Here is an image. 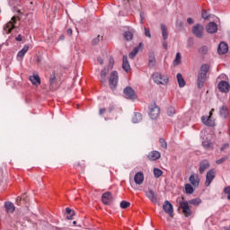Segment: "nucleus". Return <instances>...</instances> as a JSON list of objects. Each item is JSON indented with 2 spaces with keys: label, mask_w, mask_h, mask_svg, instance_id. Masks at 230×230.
<instances>
[{
  "label": "nucleus",
  "mask_w": 230,
  "mask_h": 230,
  "mask_svg": "<svg viewBox=\"0 0 230 230\" xmlns=\"http://www.w3.org/2000/svg\"><path fill=\"white\" fill-rule=\"evenodd\" d=\"M66 35H68L69 37H71V35H73V29H68L66 31Z\"/></svg>",
  "instance_id": "obj_52"
},
{
  "label": "nucleus",
  "mask_w": 230,
  "mask_h": 230,
  "mask_svg": "<svg viewBox=\"0 0 230 230\" xmlns=\"http://www.w3.org/2000/svg\"><path fill=\"white\" fill-rule=\"evenodd\" d=\"M229 51V47L226 42H220L217 48V53L219 55H226Z\"/></svg>",
  "instance_id": "obj_15"
},
{
  "label": "nucleus",
  "mask_w": 230,
  "mask_h": 230,
  "mask_svg": "<svg viewBox=\"0 0 230 230\" xmlns=\"http://www.w3.org/2000/svg\"><path fill=\"white\" fill-rule=\"evenodd\" d=\"M224 193H226V195H229L230 194V186H227L224 189Z\"/></svg>",
  "instance_id": "obj_49"
},
{
  "label": "nucleus",
  "mask_w": 230,
  "mask_h": 230,
  "mask_svg": "<svg viewBox=\"0 0 230 230\" xmlns=\"http://www.w3.org/2000/svg\"><path fill=\"white\" fill-rule=\"evenodd\" d=\"M139 49H143V42H140L138 46L134 48L133 51L129 53V58H134L139 53Z\"/></svg>",
  "instance_id": "obj_22"
},
{
  "label": "nucleus",
  "mask_w": 230,
  "mask_h": 230,
  "mask_svg": "<svg viewBox=\"0 0 230 230\" xmlns=\"http://www.w3.org/2000/svg\"><path fill=\"white\" fill-rule=\"evenodd\" d=\"M194 191L195 190L193 189V186H191V184L190 183L185 184V193L191 195L193 194Z\"/></svg>",
  "instance_id": "obj_34"
},
{
  "label": "nucleus",
  "mask_w": 230,
  "mask_h": 230,
  "mask_svg": "<svg viewBox=\"0 0 230 230\" xmlns=\"http://www.w3.org/2000/svg\"><path fill=\"white\" fill-rule=\"evenodd\" d=\"M227 159H229V157L227 156H224L221 159H218L216 161V164H223V163H226V161H227Z\"/></svg>",
  "instance_id": "obj_45"
},
{
  "label": "nucleus",
  "mask_w": 230,
  "mask_h": 230,
  "mask_svg": "<svg viewBox=\"0 0 230 230\" xmlns=\"http://www.w3.org/2000/svg\"><path fill=\"white\" fill-rule=\"evenodd\" d=\"M123 37L124 39H126V40H132L134 34L132 33V31H127L123 33Z\"/></svg>",
  "instance_id": "obj_37"
},
{
  "label": "nucleus",
  "mask_w": 230,
  "mask_h": 230,
  "mask_svg": "<svg viewBox=\"0 0 230 230\" xmlns=\"http://www.w3.org/2000/svg\"><path fill=\"white\" fill-rule=\"evenodd\" d=\"M159 143L164 150H166L168 148V144L166 143V140H164V138H160Z\"/></svg>",
  "instance_id": "obj_42"
},
{
  "label": "nucleus",
  "mask_w": 230,
  "mask_h": 230,
  "mask_svg": "<svg viewBox=\"0 0 230 230\" xmlns=\"http://www.w3.org/2000/svg\"><path fill=\"white\" fill-rule=\"evenodd\" d=\"M219 112H220V116L222 118H227V115L229 114V110L227 109V106H222L220 109H219Z\"/></svg>",
  "instance_id": "obj_28"
},
{
  "label": "nucleus",
  "mask_w": 230,
  "mask_h": 230,
  "mask_svg": "<svg viewBox=\"0 0 230 230\" xmlns=\"http://www.w3.org/2000/svg\"><path fill=\"white\" fill-rule=\"evenodd\" d=\"M16 22H17V17L13 16L11 19V21L5 24V26L4 27V30L5 33H7V35L9 33H12V30H13V28H15Z\"/></svg>",
  "instance_id": "obj_10"
},
{
  "label": "nucleus",
  "mask_w": 230,
  "mask_h": 230,
  "mask_svg": "<svg viewBox=\"0 0 230 230\" xmlns=\"http://www.w3.org/2000/svg\"><path fill=\"white\" fill-rule=\"evenodd\" d=\"M199 51V53H201V55H207V53H208V46L200 47Z\"/></svg>",
  "instance_id": "obj_43"
},
{
  "label": "nucleus",
  "mask_w": 230,
  "mask_h": 230,
  "mask_svg": "<svg viewBox=\"0 0 230 230\" xmlns=\"http://www.w3.org/2000/svg\"><path fill=\"white\" fill-rule=\"evenodd\" d=\"M107 75H109V68L104 67L101 71V82H102V84H105V82H107Z\"/></svg>",
  "instance_id": "obj_26"
},
{
  "label": "nucleus",
  "mask_w": 230,
  "mask_h": 230,
  "mask_svg": "<svg viewBox=\"0 0 230 230\" xmlns=\"http://www.w3.org/2000/svg\"><path fill=\"white\" fill-rule=\"evenodd\" d=\"M29 80L31 82L32 85H40V77L39 75H31Z\"/></svg>",
  "instance_id": "obj_25"
},
{
  "label": "nucleus",
  "mask_w": 230,
  "mask_h": 230,
  "mask_svg": "<svg viewBox=\"0 0 230 230\" xmlns=\"http://www.w3.org/2000/svg\"><path fill=\"white\" fill-rule=\"evenodd\" d=\"M189 181L193 188H199V186H200V177H199V174L197 173H192L189 177Z\"/></svg>",
  "instance_id": "obj_11"
},
{
  "label": "nucleus",
  "mask_w": 230,
  "mask_h": 230,
  "mask_svg": "<svg viewBox=\"0 0 230 230\" xmlns=\"http://www.w3.org/2000/svg\"><path fill=\"white\" fill-rule=\"evenodd\" d=\"M153 80L155 84H157V85H167L168 82H170L168 75H163L159 72H156L153 75Z\"/></svg>",
  "instance_id": "obj_1"
},
{
  "label": "nucleus",
  "mask_w": 230,
  "mask_h": 230,
  "mask_svg": "<svg viewBox=\"0 0 230 230\" xmlns=\"http://www.w3.org/2000/svg\"><path fill=\"white\" fill-rule=\"evenodd\" d=\"M102 204L109 206L112 202V194L111 192H104L102 196Z\"/></svg>",
  "instance_id": "obj_14"
},
{
  "label": "nucleus",
  "mask_w": 230,
  "mask_h": 230,
  "mask_svg": "<svg viewBox=\"0 0 230 230\" xmlns=\"http://www.w3.org/2000/svg\"><path fill=\"white\" fill-rule=\"evenodd\" d=\"M192 33L195 35V37H198V39H202L204 33V26L199 23L194 25L192 28Z\"/></svg>",
  "instance_id": "obj_9"
},
{
  "label": "nucleus",
  "mask_w": 230,
  "mask_h": 230,
  "mask_svg": "<svg viewBox=\"0 0 230 230\" xmlns=\"http://www.w3.org/2000/svg\"><path fill=\"white\" fill-rule=\"evenodd\" d=\"M122 69H124L126 73L130 71V64L128 63V58L127 56H123Z\"/></svg>",
  "instance_id": "obj_23"
},
{
  "label": "nucleus",
  "mask_w": 230,
  "mask_h": 230,
  "mask_svg": "<svg viewBox=\"0 0 230 230\" xmlns=\"http://www.w3.org/2000/svg\"><path fill=\"white\" fill-rule=\"evenodd\" d=\"M110 66H111V67H112V66H114V58H110Z\"/></svg>",
  "instance_id": "obj_57"
},
{
  "label": "nucleus",
  "mask_w": 230,
  "mask_h": 230,
  "mask_svg": "<svg viewBox=\"0 0 230 230\" xmlns=\"http://www.w3.org/2000/svg\"><path fill=\"white\" fill-rule=\"evenodd\" d=\"M207 31L208 33H217V31H218V25H217V23L214 22H210L207 25Z\"/></svg>",
  "instance_id": "obj_17"
},
{
  "label": "nucleus",
  "mask_w": 230,
  "mask_h": 230,
  "mask_svg": "<svg viewBox=\"0 0 230 230\" xmlns=\"http://www.w3.org/2000/svg\"><path fill=\"white\" fill-rule=\"evenodd\" d=\"M217 87L221 93H229L230 84L226 81H220Z\"/></svg>",
  "instance_id": "obj_13"
},
{
  "label": "nucleus",
  "mask_w": 230,
  "mask_h": 230,
  "mask_svg": "<svg viewBox=\"0 0 230 230\" xmlns=\"http://www.w3.org/2000/svg\"><path fill=\"white\" fill-rule=\"evenodd\" d=\"M106 109H104V108H102V109H100V111H99V114H100V116H102V114H105V112H106Z\"/></svg>",
  "instance_id": "obj_50"
},
{
  "label": "nucleus",
  "mask_w": 230,
  "mask_h": 230,
  "mask_svg": "<svg viewBox=\"0 0 230 230\" xmlns=\"http://www.w3.org/2000/svg\"><path fill=\"white\" fill-rule=\"evenodd\" d=\"M187 22H188V24H193L194 22L191 18H188Z\"/></svg>",
  "instance_id": "obj_54"
},
{
  "label": "nucleus",
  "mask_w": 230,
  "mask_h": 230,
  "mask_svg": "<svg viewBox=\"0 0 230 230\" xmlns=\"http://www.w3.org/2000/svg\"><path fill=\"white\" fill-rule=\"evenodd\" d=\"M207 76L208 75L206 74H201L200 72L199 73L197 81L199 89H202L204 87V83L206 82Z\"/></svg>",
  "instance_id": "obj_16"
},
{
  "label": "nucleus",
  "mask_w": 230,
  "mask_h": 230,
  "mask_svg": "<svg viewBox=\"0 0 230 230\" xmlns=\"http://www.w3.org/2000/svg\"><path fill=\"white\" fill-rule=\"evenodd\" d=\"M17 201H19L20 200V198H17V199H16Z\"/></svg>",
  "instance_id": "obj_62"
},
{
  "label": "nucleus",
  "mask_w": 230,
  "mask_h": 230,
  "mask_svg": "<svg viewBox=\"0 0 230 230\" xmlns=\"http://www.w3.org/2000/svg\"><path fill=\"white\" fill-rule=\"evenodd\" d=\"M57 80V75L55 74H52L49 77V85L50 89H53V85H55V81Z\"/></svg>",
  "instance_id": "obj_40"
},
{
  "label": "nucleus",
  "mask_w": 230,
  "mask_h": 230,
  "mask_svg": "<svg viewBox=\"0 0 230 230\" xmlns=\"http://www.w3.org/2000/svg\"><path fill=\"white\" fill-rule=\"evenodd\" d=\"M134 181L138 185L143 184L145 181V174L141 172H137L134 176Z\"/></svg>",
  "instance_id": "obj_18"
},
{
  "label": "nucleus",
  "mask_w": 230,
  "mask_h": 230,
  "mask_svg": "<svg viewBox=\"0 0 230 230\" xmlns=\"http://www.w3.org/2000/svg\"><path fill=\"white\" fill-rule=\"evenodd\" d=\"M202 146L206 149V150H213V143H211V140H204L202 142Z\"/></svg>",
  "instance_id": "obj_27"
},
{
  "label": "nucleus",
  "mask_w": 230,
  "mask_h": 230,
  "mask_svg": "<svg viewBox=\"0 0 230 230\" xmlns=\"http://www.w3.org/2000/svg\"><path fill=\"white\" fill-rule=\"evenodd\" d=\"M227 199H228V200H230V193L228 194Z\"/></svg>",
  "instance_id": "obj_58"
},
{
  "label": "nucleus",
  "mask_w": 230,
  "mask_h": 230,
  "mask_svg": "<svg viewBox=\"0 0 230 230\" xmlns=\"http://www.w3.org/2000/svg\"><path fill=\"white\" fill-rule=\"evenodd\" d=\"M66 211L67 215H69L66 217V218L68 220H73V217H75V211H72L71 208H66Z\"/></svg>",
  "instance_id": "obj_39"
},
{
  "label": "nucleus",
  "mask_w": 230,
  "mask_h": 230,
  "mask_svg": "<svg viewBox=\"0 0 230 230\" xmlns=\"http://www.w3.org/2000/svg\"><path fill=\"white\" fill-rule=\"evenodd\" d=\"M97 61L99 62V64H101V66H102L103 64V59L102 58H98Z\"/></svg>",
  "instance_id": "obj_56"
},
{
  "label": "nucleus",
  "mask_w": 230,
  "mask_h": 230,
  "mask_svg": "<svg viewBox=\"0 0 230 230\" xmlns=\"http://www.w3.org/2000/svg\"><path fill=\"white\" fill-rule=\"evenodd\" d=\"M215 177H217V171L215 169H210L206 175V188H209V186H211V183L215 180Z\"/></svg>",
  "instance_id": "obj_3"
},
{
  "label": "nucleus",
  "mask_w": 230,
  "mask_h": 230,
  "mask_svg": "<svg viewBox=\"0 0 230 230\" xmlns=\"http://www.w3.org/2000/svg\"><path fill=\"white\" fill-rule=\"evenodd\" d=\"M73 224H74V226H75V224H76V221H74V222H73Z\"/></svg>",
  "instance_id": "obj_60"
},
{
  "label": "nucleus",
  "mask_w": 230,
  "mask_h": 230,
  "mask_svg": "<svg viewBox=\"0 0 230 230\" xmlns=\"http://www.w3.org/2000/svg\"><path fill=\"white\" fill-rule=\"evenodd\" d=\"M144 30H145V36L148 37V39H152V34L150 33V30H148L146 27Z\"/></svg>",
  "instance_id": "obj_46"
},
{
  "label": "nucleus",
  "mask_w": 230,
  "mask_h": 230,
  "mask_svg": "<svg viewBox=\"0 0 230 230\" xmlns=\"http://www.w3.org/2000/svg\"><path fill=\"white\" fill-rule=\"evenodd\" d=\"M209 71V65L208 64H203L200 67V71L199 73H201L202 75H208V72Z\"/></svg>",
  "instance_id": "obj_35"
},
{
  "label": "nucleus",
  "mask_w": 230,
  "mask_h": 230,
  "mask_svg": "<svg viewBox=\"0 0 230 230\" xmlns=\"http://www.w3.org/2000/svg\"><path fill=\"white\" fill-rule=\"evenodd\" d=\"M226 148H229V144H225V145L220 148L221 152H224V150H225Z\"/></svg>",
  "instance_id": "obj_51"
},
{
  "label": "nucleus",
  "mask_w": 230,
  "mask_h": 230,
  "mask_svg": "<svg viewBox=\"0 0 230 230\" xmlns=\"http://www.w3.org/2000/svg\"><path fill=\"white\" fill-rule=\"evenodd\" d=\"M153 173L155 179H159V177L163 176V172L159 168H155Z\"/></svg>",
  "instance_id": "obj_38"
},
{
  "label": "nucleus",
  "mask_w": 230,
  "mask_h": 230,
  "mask_svg": "<svg viewBox=\"0 0 230 230\" xmlns=\"http://www.w3.org/2000/svg\"><path fill=\"white\" fill-rule=\"evenodd\" d=\"M159 114H161V109L155 106V104L151 105L149 111L151 119H157L159 118Z\"/></svg>",
  "instance_id": "obj_6"
},
{
  "label": "nucleus",
  "mask_w": 230,
  "mask_h": 230,
  "mask_svg": "<svg viewBox=\"0 0 230 230\" xmlns=\"http://www.w3.org/2000/svg\"><path fill=\"white\" fill-rule=\"evenodd\" d=\"M161 30H162V37H163L164 40H166V39H168V29L166 28V26L164 24H162Z\"/></svg>",
  "instance_id": "obj_32"
},
{
  "label": "nucleus",
  "mask_w": 230,
  "mask_h": 230,
  "mask_svg": "<svg viewBox=\"0 0 230 230\" xmlns=\"http://www.w3.org/2000/svg\"><path fill=\"white\" fill-rule=\"evenodd\" d=\"M182 60V56L181 55V52L176 53V58L173 60V66H179Z\"/></svg>",
  "instance_id": "obj_33"
},
{
  "label": "nucleus",
  "mask_w": 230,
  "mask_h": 230,
  "mask_svg": "<svg viewBox=\"0 0 230 230\" xmlns=\"http://www.w3.org/2000/svg\"><path fill=\"white\" fill-rule=\"evenodd\" d=\"M29 50L30 45H24L22 49H21L17 54V60H22V58H24V55H26V53H28Z\"/></svg>",
  "instance_id": "obj_19"
},
{
  "label": "nucleus",
  "mask_w": 230,
  "mask_h": 230,
  "mask_svg": "<svg viewBox=\"0 0 230 230\" xmlns=\"http://www.w3.org/2000/svg\"><path fill=\"white\" fill-rule=\"evenodd\" d=\"M188 202L189 204H192V206H199L202 204V199H200V198H196L189 200Z\"/></svg>",
  "instance_id": "obj_36"
},
{
  "label": "nucleus",
  "mask_w": 230,
  "mask_h": 230,
  "mask_svg": "<svg viewBox=\"0 0 230 230\" xmlns=\"http://www.w3.org/2000/svg\"><path fill=\"white\" fill-rule=\"evenodd\" d=\"M120 208L121 209H127L128 208H130V202L123 200L120 202Z\"/></svg>",
  "instance_id": "obj_41"
},
{
  "label": "nucleus",
  "mask_w": 230,
  "mask_h": 230,
  "mask_svg": "<svg viewBox=\"0 0 230 230\" xmlns=\"http://www.w3.org/2000/svg\"><path fill=\"white\" fill-rule=\"evenodd\" d=\"M202 17H203V19H205V20L209 19V14H208V12H207V11H203V12H202Z\"/></svg>",
  "instance_id": "obj_48"
},
{
  "label": "nucleus",
  "mask_w": 230,
  "mask_h": 230,
  "mask_svg": "<svg viewBox=\"0 0 230 230\" xmlns=\"http://www.w3.org/2000/svg\"><path fill=\"white\" fill-rule=\"evenodd\" d=\"M176 78L178 80L179 87H184V85H186V81H184V77H182L181 74H177Z\"/></svg>",
  "instance_id": "obj_30"
},
{
  "label": "nucleus",
  "mask_w": 230,
  "mask_h": 230,
  "mask_svg": "<svg viewBox=\"0 0 230 230\" xmlns=\"http://www.w3.org/2000/svg\"><path fill=\"white\" fill-rule=\"evenodd\" d=\"M209 166H210L209 160L208 159L202 160L199 163V173L202 175V173H204V172H206L208 168H209Z\"/></svg>",
  "instance_id": "obj_12"
},
{
  "label": "nucleus",
  "mask_w": 230,
  "mask_h": 230,
  "mask_svg": "<svg viewBox=\"0 0 230 230\" xmlns=\"http://www.w3.org/2000/svg\"><path fill=\"white\" fill-rule=\"evenodd\" d=\"M100 42V35H98L95 39L93 40L92 44L93 46H96Z\"/></svg>",
  "instance_id": "obj_47"
},
{
  "label": "nucleus",
  "mask_w": 230,
  "mask_h": 230,
  "mask_svg": "<svg viewBox=\"0 0 230 230\" xmlns=\"http://www.w3.org/2000/svg\"><path fill=\"white\" fill-rule=\"evenodd\" d=\"M149 161H157L161 159V153L159 151H152L147 155Z\"/></svg>",
  "instance_id": "obj_20"
},
{
  "label": "nucleus",
  "mask_w": 230,
  "mask_h": 230,
  "mask_svg": "<svg viewBox=\"0 0 230 230\" xmlns=\"http://www.w3.org/2000/svg\"><path fill=\"white\" fill-rule=\"evenodd\" d=\"M167 114H168V116H173V114H175V108L169 107L167 109Z\"/></svg>",
  "instance_id": "obj_44"
},
{
  "label": "nucleus",
  "mask_w": 230,
  "mask_h": 230,
  "mask_svg": "<svg viewBox=\"0 0 230 230\" xmlns=\"http://www.w3.org/2000/svg\"><path fill=\"white\" fill-rule=\"evenodd\" d=\"M124 95H125V98H127L128 100L137 99V95L136 94V92L130 86H128L124 89Z\"/></svg>",
  "instance_id": "obj_5"
},
{
  "label": "nucleus",
  "mask_w": 230,
  "mask_h": 230,
  "mask_svg": "<svg viewBox=\"0 0 230 230\" xmlns=\"http://www.w3.org/2000/svg\"><path fill=\"white\" fill-rule=\"evenodd\" d=\"M141 19H143V14H140Z\"/></svg>",
  "instance_id": "obj_61"
},
{
  "label": "nucleus",
  "mask_w": 230,
  "mask_h": 230,
  "mask_svg": "<svg viewBox=\"0 0 230 230\" xmlns=\"http://www.w3.org/2000/svg\"><path fill=\"white\" fill-rule=\"evenodd\" d=\"M163 47L164 48V49H168V43H166V41H164Z\"/></svg>",
  "instance_id": "obj_55"
},
{
  "label": "nucleus",
  "mask_w": 230,
  "mask_h": 230,
  "mask_svg": "<svg viewBox=\"0 0 230 230\" xmlns=\"http://www.w3.org/2000/svg\"><path fill=\"white\" fill-rule=\"evenodd\" d=\"M163 209L166 215H169L171 218H173V205L170 201L165 200L163 205Z\"/></svg>",
  "instance_id": "obj_8"
},
{
  "label": "nucleus",
  "mask_w": 230,
  "mask_h": 230,
  "mask_svg": "<svg viewBox=\"0 0 230 230\" xmlns=\"http://www.w3.org/2000/svg\"><path fill=\"white\" fill-rule=\"evenodd\" d=\"M213 111L215 110H211V111L209 112V116H203L201 118L202 123H204V125H207V127H215V119H211V116H213Z\"/></svg>",
  "instance_id": "obj_7"
},
{
  "label": "nucleus",
  "mask_w": 230,
  "mask_h": 230,
  "mask_svg": "<svg viewBox=\"0 0 230 230\" xmlns=\"http://www.w3.org/2000/svg\"><path fill=\"white\" fill-rule=\"evenodd\" d=\"M4 208H5L6 213H13V211H15V205H13V203L10 201H6L4 203Z\"/></svg>",
  "instance_id": "obj_24"
},
{
  "label": "nucleus",
  "mask_w": 230,
  "mask_h": 230,
  "mask_svg": "<svg viewBox=\"0 0 230 230\" xmlns=\"http://www.w3.org/2000/svg\"><path fill=\"white\" fill-rule=\"evenodd\" d=\"M113 109H114V108H111V109H110V112H111Z\"/></svg>",
  "instance_id": "obj_59"
},
{
  "label": "nucleus",
  "mask_w": 230,
  "mask_h": 230,
  "mask_svg": "<svg viewBox=\"0 0 230 230\" xmlns=\"http://www.w3.org/2000/svg\"><path fill=\"white\" fill-rule=\"evenodd\" d=\"M180 208L182 210V213L186 218L193 215V210H191V208L190 207V203L188 201L180 202Z\"/></svg>",
  "instance_id": "obj_2"
},
{
  "label": "nucleus",
  "mask_w": 230,
  "mask_h": 230,
  "mask_svg": "<svg viewBox=\"0 0 230 230\" xmlns=\"http://www.w3.org/2000/svg\"><path fill=\"white\" fill-rule=\"evenodd\" d=\"M16 40L18 42H21V40H22V36L21 34H19L18 37H16Z\"/></svg>",
  "instance_id": "obj_53"
},
{
  "label": "nucleus",
  "mask_w": 230,
  "mask_h": 230,
  "mask_svg": "<svg viewBox=\"0 0 230 230\" xmlns=\"http://www.w3.org/2000/svg\"><path fill=\"white\" fill-rule=\"evenodd\" d=\"M155 64H156L155 56L154 54L149 55V58H148L149 67H155Z\"/></svg>",
  "instance_id": "obj_29"
},
{
  "label": "nucleus",
  "mask_w": 230,
  "mask_h": 230,
  "mask_svg": "<svg viewBox=\"0 0 230 230\" xmlns=\"http://www.w3.org/2000/svg\"><path fill=\"white\" fill-rule=\"evenodd\" d=\"M118 80H119V75L117 71H113L109 79V85L111 89L114 90L116 87H118Z\"/></svg>",
  "instance_id": "obj_4"
},
{
  "label": "nucleus",
  "mask_w": 230,
  "mask_h": 230,
  "mask_svg": "<svg viewBox=\"0 0 230 230\" xmlns=\"http://www.w3.org/2000/svg\"><path fill=\"white\" fill-rule=\"evenodd\" d=\"M147 199H149V200L151 202H153V204H156L157 203V196L155 195V192H154V190H150L149 191H147L146 193Z\"/></svg>",
  "instance_id": "obj_21"
},
{
  "label": "nucleus",
  "mask_w": 230,
  "mask_h": 230,
  "mask_svg": "<svg viewBox=\"0 0 230 230\" xmlns=\"http://www.w3.org/2000/svg\"><path fill=\"white\" fill-rule=\"evenodd\" d=\"M143 119V115H141V113L139 112H135L132 121L133 123H139L140 121H142Z\"/></svg>",
  "instance_id": "obj_31"
}]
</instances>
